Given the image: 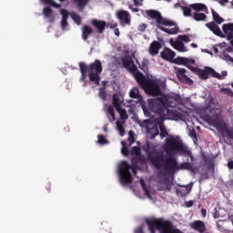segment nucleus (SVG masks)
Instances as JSON below:
<instances>
[{"instance_id": "nucleus-56", "label": "nucleus", "mask_w": 233, "mask_h": 233, "mask_svg": "<svg viewBox=\"0 0 233 233\" xmlns=\"http://www.w3.org/2000/svg\"><path fill=\"white\" fill-rule=\"evenodd\" d=\"M135 6H143V1L141 0H133Z\"/></svg>"}, {"instance_id": "nucleus-54", "label": "nucleus", "mask_w": 233, "mask_h": 233, "mask_svg": "<svg viewBox=\"0 0 233 233\" xmlns=\"http://www.w3.org/2000/svg\"><path fill=\"white\" fill-rule=\"evenodd\" d=\"M147 30V24H141L138 26V32H145Z\"/></svg>"}, {"instance_id": "nucleus-29", "label": "nucleus", "mask_w": 233, "mask_h": 233, "mask_svg": "<svg viewBox=\"0 0 233 233\" xmlns=\"http://www.w3.org/2000/svg\"><path fill=\"white\" fill-rule=\"evenodd\" d=\"M129 96L132 97V99H141V94H139V89L137 87H133L129 91Z\"/></svg>"}, {"instance_id": "nucleus-58", "label": "nucleus", "mask_w": 233, "mask_h": 233, "mask_svg": "<svg viewBox=\"0 0 233 233\" xmlns=\"http://www.w3.org/2000/svg\"><path fill=\"white\" fill-rule=\"evenodd\" d=\"M142 108L145 116H147V117H150V111H148V109L145 106H142Z\"/></svg>"}, {"instance_id": "nucleus-14", "label": "nucleus", "mask_w": 233, "mask_h": 233, "mask_svg": "<svg viewBox=\"0 0 233 233\" xmlns=\"http://www.w3.org/2000/svg\"><path fill=\"white\" fill-rule=\"evenodd\" d=\"M91 25L97 30L98 34H103L106 28V22L105 20L93 19Z\"/></svg>"}, {"instance_id": "nucleus-10", "label": "nucleus", "mask_w": 233, "mask_h": 233, "mask_svg": "<svg viewBox=\"0 0 233 233\" xmlns=\"http://www.w3.org/2000/svg\"><path fill=\"white\" fill-rule=\"evenodd\" d=\"M175 74L178 81L181 83H185L186 85H192L194 81L187 76V69L175 67Z\"/></svg>"}, {"instance_id": "nucleus-31", "label": "nucleus", "mask_w": 233, "mask_h": 233, "mask_svg": "<svg viewBox=\"0 0 233 233\" xmlns=\"http://www.w3.org/2000/svg\"><path fill=\"white\" fill-rule=\"evenodd\" d=\"M192 17L195 21H205L207 19V15L204 13H198V12H195L192 15Z\"/></svg>"}, {"instance_id": "nucleus-15", "label": "nucleus", "mask_w": 233, "mask_h": 233, "mask_svg": "<svg viewBox=\"0 0 233 233\" xmlns=\"http://www.w3.org/2000/svg\"><path fill=\"white\" fill-rule=\"evenodd\" d=\"M222 137H227V139L233 140V128H229L227 123H223V127H220L218 131Z\"/></svg>"}, {"instance_id": "nucleus-57", "label": "nucleus", "mask_w": 233, "mask_h": 233, "mask_svg": "<svg viewBox=\"0 0 233 233\" xmlns=\"http://www.w3.org/2000/svg\"><path fill=\"white\" fill-rule=\"evenodd\" d=\"M138 68H140V70H143V72H147V65L145 64V62L139 64Z\"/></svg>"}, {"instance_id": "nucleus-47", "label": "nucleus", "mask_w": 233, "mask_h": 233, "mask_svg": "<svg viewBox=\"0 0 233 233\" xmlns=\"http://www.w3.org/2000/svg\"><path fill=\"white\" fill-rule=\"evenodd\" d=\"M178 39L179 41L183 42L184 43H190V36L187 35H178Z\"/></svg>"}, {"instance_id": "nucleus-45", "label": "nucleus", "mask_w": 233, "mask_h": 233, "mask_svg": "<svg viewBox=\"0 0 233 233\" xmlns=\"http://www.w3.org/2000/svg\"><path fill=\"white\" fill-rule=\"evenodd\" d=\"M99 145H106L108 143V140H106V137H105L104 135H98L97 136Z\"/></svg>"}, {"instance_id": "nucleus-30", "label": "nucleus", "mask_w": 233, "mask_h": 233, "mask_svg": "<svg viewBox=\"0 0 233 233\" xmlns=\"http://www.w3.org/2000/svg\"><path fill=\"white\" fill-rule=\"evenodd\" d=\"M190 8L199 13L207 10V5L205 4H193L190 5Z\"/></svg>"}, {"instance_id": "nucleus-23", "label": "nucleus", "mask_w": 233, "mask_h": 233, "mask_svg": "<svg viewBox=\"0 0 233 233\" xmlns=\"http://www.w3.org/2000/svg\"><path fill=\"white\" fill-rule=\"evenodd\" d=\"M174 63L176 65H184V66H187V68H190V63H194V60H190L188 58H185L183 56H177Z\"/></svg>"}, {"instance_id": "nucleus-18", "label": "nucleus", "mask_w": 233, "mask_h": 233, "mask_svg": "<svg viewBox=\"0 0 233 233\" xmlns=\"http://www.w3.org/2000/svg\"><path fill=\"white\" fill-rule=\"evenodd\" d=\"M222 30L228 41H233V23L223 25Z\"/></svg>"}, {"instance_id": "nucleus-26", "label": "nucleus", "mask_w": 233, "mask_h": 233, "mask_svg": "<svg viewBox=\"0 0 233 233\" xmlns=\"http://www.w3.org/2000/svg\"><path fill=\"white\" fill-rule=\"evenodd\" d=\"M190 190H192V187H182L176 189L177 196H179L180 198H185V196H187V194H190Z\"/></svg>"}, {"instance_id": "nucleus-32", "label": "nucleus", "mask_w": 233, "mask_h": 233, "mask_svg": "<svg viewBox=\"0 0 233 233\" xmlns=\"http://www.w3.org/2000/svg\"><path fill=\"white\" fill-rule=\"evenodd\" d=\"M90 0H74V3L76 5V6L79 8V10L83 11V8H85Z\"/></svg>"}, {"instance_id": "nucleus-28", "label": "nucleus", "mask_w": 233, "mask_h": 233, "mask_svg": "<svg viewBox=\"0 0 233 233\" xmlns=\"http://www.w3.org/2000/svg\"><path fill=\"white\" fill-rule=\"evenodd\" d=\"M159 30H161L162 32H165L166 34H169L170 35H174L176 34L179 33V27L176 26L173 27L171 29H168L167 27H163V26H158Z\"/></svg>"}, {"instance_id": "nucleus-1", "label": "nucleus", "mask_w": 233, "mask_h": 233, "mask_svg": "<svg viewBox=\"0 0 233 233\" xmlns=\"http://www.w3.org/2000/svg\"><path fill=\"white\" fill-rule=\"evenodd\" d=\"M143 150L147 154V161H150L163 176H174L178 170H192V164L184 162L179 165L176 157L170 155L165 156L164 151L157 149L148 141L143 146Z\"/></svg>"}, {"instance_id": "nucleus-8", "label": "nucleus", "mask_w": 233, "mask_h": 233, "mask_svg": "<svg viewBox=\"0 0 233 233\" xmlns=\"http://www.w3.org/2000/svg\"><path fill=\"white\" fill-rule=\"evenodd\" d=\"M191 70L193 72H196L200 79H208L210 76L211 77H215L216 79H221V75L216 72V70H214V68L212 67H205V69L191 67Z\"/></svg>"}, {"instance_id": "nucleus-63", "label": "nucleus", "mask_w": 233, "mask_h": 233, "mask_svg": "<svg viewBox=\"0 0 233 233\" xmlns=\"http://www.w3.org/2000/svg\"><path fill=\"white\" fill-rule=\"evenodd\" d=\"M218 3H219V5H222V6H225V5H227V3H228V0H219Z\"/></svg>"}, {"instance_id": "nucleus-25", "label": "nucleus", "mask_w": 233, "mask_h": 233, "mask_svg": "<svg viewBox=\"0 0 233 233\" xmlns=\"http://www.w3.org/2000/svg\"><path fill=\"white\" fill-rule=\"evenodd\" d=\"M162 185H164V186L158 187V190H167V192H170V190H172V186L174 184H172V182H170V177H166L164 178V180L162 181Z\"/></svg>"}, {"instance_id": "nucleus-44", "label": "nucleus", "mask_w": 233, "mask_h": 233, "mask_svg": "<svg viewBox=\"0 0 233 233\" xmlns=\"http://www.w3.org/2000/svg\"><path fill=\"white\" fill-rule=\"evenodd\" d=\"M116 127L119 131L120 136H125V127H123V124H121V122H119L118 120L116 121Z\"/></svg>"}, {"instance_id": "nucleus-2", "label": "nucleus", "mask_w": 233, "mask_h": 233, "mask_svg": "<svg viewBox=\"0 0 233 233\" xmlns=\"http://www.w3.org/2000/svg\"><path fill=\"white\" fill-rule=\"evenodd\" d=\"M183 103V98L179 95H167L164 97H157L147 100L148 110L157 114V116H165L167 108H176Z\"/></svg>"}, {"instance_id": "nucleus-6", "label": "nucleus", "mask_w": 233, "mask_h": 233, "mask_svg": "<svg viewBox=\"0 0 233 233\" xmlns=\"http://www.w3.org/2000/svg\"><path fill=\"white\" fill-rule=\"evenodd\" d=\"M122 64L123 66L134 76L138 85H145V75L139 72V69H137V66H136V64H134V60L132 59V57L127 56L122 58Z\"/></svg>"}, {"instance_id": "nucleus-3", "label": "nucleus", "mask_w": 233, "mask_h": 233, "mask_svg": "<svg viewBox=\"0 0 233 233\" xmlns=\"http://www.w3.org/2000/svg\"><path fill=\"white\" fill-rule=\"evenodd\" d=\"M131 162V166L127 162V160L121 161L118 165V176L121 185H130V183L134 181L130 170H132L134 176L137 175V169L139 168L137 157H133Z\"/></svg>"}, {"instance_id": "nucleus-48", "label": "nucleus", "mask_w": 233, "mask_h": 233, "mask_svg": "<svg viewBox=\"0 0 233 233\" xmlns=\"http://www.w3.org/2000/svg\"><path fill=\"white\" fill-rule=\"evenodd\" d=\"M60 14L62 20L68 21V11L66 9H61Z\"/></svg>"}, {"instance_id": "nucleus-40", "label": "nucleus", "mask_w": 233, "mask_h": 233, "mask_svg": "<svg viewBox=\"0 0 233 233\" xmlns=\"http://www.w3.org/2000/svg\"><path fill=\"white\" fill-rule=\"evenodd\" d=\"M181 9L183 10V15L185 17H192V9L188 6H182Z\"/></svg>"}, {"instance_id": "nucleus-22", "label": "nucleus", "mask_w": 233, "mask_h": 233, "mask_svg": "<svg viewBox=\"0 0 233 233\" xmlns=\"http://www.w3.org/2000/svg\"><path fill=\"white\" fill-rule=\"evenodd\" d=\"M146 14L151 19H155L157 24L161 21V17H162L161 13L156 10H152V9L146 10Z\"/></svg>"}, {"instance_id": "nucleus-9", "label": "nucleus", "mask_w": 233, "mask_h": 233, "mask_svg": "<svg viewBox=\"0 0 233 233\" xmlns=\"http://www.w3.org/2000/svg\"><path fill=\"white\" fill-rule=\"evenodd\" d=\"M162 119H183V113L177 109L166 107L165 115H158Z\"/></svg>"}, {"instance_id": "nucleus-11", "label": "nucleus", "mask_w": 233, "mask_h": 233, "mask_svg": "<svg viewBox=\"0 0 233 233\" xmlns=\"http://www.w3.org/2000/svg\"><path fill=\"white\" fill-rule=\"evenodd\" d=\"M205 121L208 122L210 127H215L217 130L219 132L221 130V127H223V123H221V118H219V116L215 115L213 116H206Z\"/></svg>"}, {"instance_id": "nucleus-41", "label": "nucleus", "mask_w": 233, "mask_h": 233, "mask_svg": "<svg viewBox=\"0 0 233 233\" xmlns=\"http://www.w3.org/2000/svg\"><path fill=\"white\" fill-rule=\"evenodd\" d=\"M71 19L76 24V25H81V15H77L76 13H72L71 14Z\"/></svg>"}, {"instance_id": "nucleus-42", "label": "nucleus", "mask_w": 233, "mask_h": 233, "mask_svg": "<svg viewBox=\"0 0 233 233\" xmlns=\"http://www.w3.org/2000/svg\"><path fill=\"white\" fill-rule=\"evenodd\" d=\"M121 145H122V148H121L122 155L125 157L128 156L129 152H128V147H127V142L122 141Z\"/></svg>"}, {"instance_id": "nucleus-21", "label": "nucleus", "mask_w": 233, "mask_h": 233, "mask_svg": "<svg viewBox=\"0 0 233 233\" xmlns=\"http://www.w3.org/2000/svg\"><path fill=\"white\" fill-rule=\"evenodd\" d=\"M206 26L215 34V35H218V37H223V32H221V29L219 28V25H216L214 22H209L206 24Z\"/></svg>"}, {"instance_id": "nucleus-33", "label": "nucleus", "mask_w": 233, "mask_h": 233, "mask_svg": "<svg viewBox=\"0 0 233 233\" xmlns=\"http://www.w3.org/2000/svg\"><path fill=\"white\" fill-rule=\"evenodd\" d=\"M158 25H164V26H176V22L161 16V20L158 22Z\"/></svg>"}, {"instance_id": "nucleus-5", "label": "nucleus", "mask_w": 233, "mask_h": 233, "mask_svg": "<svg viewBox=\"0 0 233 233\" xmlns=\"http://www.w3.org/2000/svg\"><path fill=\"white\" fill-rule=\"evenodd\" d=\"M164 150H166L167 154H174L178 152V154H182L183 156H189L191 159H194L192 152L188 150V147L183 146V142L178 141L176 138H167Z\"/></svg>"}, {"instance_id": "nucleus-7", "label": "nucleus", "mask_w": 233, "mask_h": 233, "mask_svg": "<svg viewBox=\"0 0 233 233\" xmlns=\"http://www.w3.org/2000/svg\"><path fill=\"white\" fill-rule=\"evenodd\" d=\"M142 88H145L147 94L149 96H153V97H157V96H161V86L154 80L147 81V77L145 76L144 84H139Z\"/></svg>"}, {"instance_id": "nucleus-38", "label": "nucleus", "mask_w": 233, "mask_h": 233, "mask_svg": "<svg viewBox=\"0 0 233 233\" xmlns=\"http://www.w3.org/2000/svg\"><path fill=\"white\" fill-rule=\"evenodd\" d=\"M116 112H118V114L120 115V117L124 119V121L128 119V114H127V110L124 109L123 107H118L116 109Z\"/></svg>"}, {"instance_id": "nucleus-35", "label": "nucleus", "mask_w": 233, "mask_h": 233, "mask_svg": "<svg viewBox=\"0 0 233 233\" xmlns=\"http://www.w3.org/2000/svg\"><path fill=\"white\" fill-rule=\"evenodd\" d=\"M113 106H115L116 110H117V108H121V100L117 94L113 95Z\"/></svg>"}, {"instance_id": "nucleus-4", "label": "nucleus", "mask_w": 233, "mask_h": 233, "mask_svg": "<svg viewBox=\"0 0 233 233\" xmlns=\"http://www.w3.org/2000/svg\"><path fill=\"white\" fill-rule=\"evenodd\" d=\"M79 68L82 75V79H86V76L88 74V77L92 83L98 86L101 82V77L99 74L103 72V65L100 60H95V62L89 64L88 66L84 62L79 63Z\"/></svg>"}, {"instance_id": "nucleus-49", "label": "nucleus", "mask_w": 233, "mask_h": 233, "mask_svg": "<svg viewBox=\"0 0 233 233\" xmlns=\"http://www.w3.org/2000/svg\"><path fill=\"white\" fill-rule=\"evenodd\" d=\"M42 3H44L45 5H50L51 6H56L57 8V4H56V2H54V0H40Z\"/></svg>"}, {"instance_id": "nucleus-24", "label": "nucleus", "mask_w": 233, "mask_h": 233, "mask_svg": "<svg viewBox=\"0 0 233 233\" xmlns=\"http://www.w3.org/2000/svg\"><path fill=\"white\" fill-rule=\"evenodd\" d=\"M92 34H94V29H92V27H90V25H84L82 27V39L84 41H87L88 37H90V35H92Z\"/></svg>"}, {"instance_id": "nucleus-60", "label": "nucleus", "mask_w": 233, "mask_h": 233, "mask_svg": "<svg viewBox=\"0 0 233 233\" xmlns=\"http://www.w3.org/2000/svg\"><path fill=\"white\" fill-rule=\"evenodd\" d=\"M135 233H145L143 231V226H140L139 228H137L136 230H135Z\"/></svg>"}, {"instance_id": "nucleus-12", "label": "nucleus", "mask_w": 233, "mask_h": 233, "mask_svg": "<svg viewBox=\"0 0 233 233\" xmlns=\"http://www.w3.org/2000/svg\"><path fill=\"white\" fill-rule=\"evenodd\" d=\"M163 47V45L160 44L159 41H153L148 47V54L152 56V57H156L157 54H159V50Z\"/></svg>"}, {"instance_id": "nucleus-52", "label": "nucleus", "mask_w": 233, "mask_h": 233, "mask_svg": "<svg viewBox=\"0 0 233 233\" xmlns=\"http://www.w3.org/2000/svg\"><path fill=\"white\" fill-rule=\"evenodd\" d=\"M66 26H68V20H61V28H62V30H66Z\"/></svg>"}, {"instance_id": "nucleus-20", "label": "nucleus", "mask_w": 233, "mask_h": 233, "mask_svg": "<svg viewBox=\"0 0 233 233\" xmlns=\"http://www.w3.org/2000/svg\"><path fill=\"white\" fill-rule=\"evenodd\" d=\"M169 43L171 46L175 48V50H177L178 52H187V47L185 46V44L181 42V40L174 41V39L171 38Z\"/></svg>"}, {"instance_id": "nucleus-59", "label": "nucleus", "mask_w": 233, "mask_h": 233, "mask_svg": "<svg viewBox=\"0 0 233 233\" xmlns=\"http://www.w3.org/2000/svg\"><path fill=\"white\" fill-rule=\"evenodd\" d=\"M228 168H229V170H233V160H229L228 162Z\"/></svg>"}, {"instance_id": "nucleus-34", "label": "nucleus", "mask_w": 233, "mask_h": 233, "mask_svg": "<svg viewBox=\"0 0 233 233\" xmlns=\"http://www.w3.org/2000/svg\"><path fill=\"white\" fill-rule=\"evenodd\" d=\"M140 185L142 187V190L145 192V195L147 198H149L151 199L152 196L150 195V189L147 187V184L145 183V180L143 178L140 179Z\"/></svg>"}, {"instance_id": "nucleus-37", "label": "nucleus", "mask_w": 233, "mask_h": 233, "mask_svg": "<svg viewBox=\"0 0 233 233\" xmlns=\"http://www.w3.org/2000/svg\"><path fill=\"white\" fill-rule=\"evenodd\" d=\"M212 15H213V19L214 21L218 24V25H221V23L225 22V19H223L221 16H219V14H218L216 11L212 10Z\"/></svg>"}, {"instance_id": "nucleus-39", "label": "nucleus", "mask_w": 233, "mask_h": 233, "mask_svg": "<svg viewBox=\"0 0 233 233\" xmlns=\"http://www.w3.org/2000/svg\"><path fill=\"white\" fill-rule=\"evenodd\" d=\"M159 128L161 139L167 137V136H168V131H167V128L165 127V126H163V123H159Z\"/></svg>"}, {"instance_id": "nucleus-62", "label": "nucleus", "mask_w": 233, "mask_h": 233, "mask_svg": "<svg viewBox=\"0 0 233 233\" xmlns=\"http://www.w3.org/2000/svg\"><path fill=\"white\" fill-rule=\"evenodd\" d=\"M201 215H202V218H207V209L202 208L201 209Z\"/></svg>"}, {"instance_id": "nucleus-61", "label": "nucleus", "mask_w": 233, "mask_h": 233, "mask_svg": "<svg viewBox=\"0 0 233 233\" xmlns=\"http://www.w3.org/2000/svg\"><path fill=\"white\" fill-rule=\"evenodd\" d=\"M190 136H191V137H194V139H198V135H196V131L195 130L190 132Z\"/></svg>"}, {"instance_id": "nucleus-53", "label": "nucleus", "mask_w": 233, "mask_h": 233, "mask_svg": "<svg viewBox=\"0 0 233 233\" xmlns=\"http://www.w3.org/2000/svg\"><path fill=\"white\" fill-rule=\"evenodd\" d=\"M106 26H107V28H111V30H114L117 28V23H115V24L107 23Z\"/></svg>"}, {"instance_id": "nucleus-16", "label": "nucleus", "mask_w": 233, "mask_h": 233, "mask_svg": "<svg viewBox=\"0 0 233 233\" xmlns=\"http://www.w3.org/2000/svg\"><path fill=\"white\" fill-rule=\"evenodd\" d=\"M160 56L162 59H165V61H172L176 57V52L172 51L168 47H165L160 53Z\"/></svg>"}, {"instance_id": "nucleus-43", "label": "nucleus", "mask_w": 233, "mask_h": 233, "mask_svg": "<svg viewBox=\"0 0 233 233\" xmlns=\"http://www.w3.org/2000/svg\"><path fill=\"white\" fill-rule=\"evenodd\" d=\"M108 114L111 116L112 118L109 119V121H116V111L114 110V107L112 106H109L107 108Z\"/></svg>"}, {"instance_id": "nucleus-36", "label": "nucleus", "mask_w": 233, "mask_h": 233, "mask_svg": "<svg viewBox=\"0 0 233 233\" xmlns=\"http://www.w3.org/2000/svg\"><path fill=\"white\" fill-rule=\"evenodd\" d=\"M98 96L102 101H106V86H103L98 89Z\"/></svg>"}, {"instance_id": "nucleus-19", "label": "nucleus", "mask_w": 233, "mask_h": 233, "mask_svg": "<svg viewBox=\"0 0 233 233\" xmlns=\"http://www.w3.org/2000/svg\"><path fill=\"white\" fill-rule=\"evenodd\" d=\"M144 123L147 127V134L151 135V139H155L156 136H159V128L157 127V125H155L152 127H148L150 120H145Z\"/></svg>"}, {"instance_id": "nucleus-51", "label": "nucleus", "mask_w": 233, "mask_h": 233, "mask_svg": "<svg viewBox=\"0 0 233 233\" xmlns=\"http://www.w3.org/2000/svg\"><path fill=\"white\" fill-rule=\"evenodd\" d=\"M128 141H129L130 145H132V143L136 142V138L134 137V132H132V131H129Z\"/></svg>"}, {"instance_id": "nucleus-13", "label": "nucleus", "mask_w": 233, "mask_h": 233, "mask_svg": "<svg viewBox=\"0 0 233 233\" xmlns=\"http://www.w3.org/2000/svg\"><path fill=\"white\" fill-rule=\"evenodd\" d=\"M117 19H119L121 25H130V13L127 11H118L116 13Z\"/></svg>"}, {"instance_id": "nucleus-27", "label": "nucleus", "mask_w": 233, "mask_h": 233, "mask_svg": "<svg viewBox=\"0 0 233 233\" xmlns=\"http://www.w3.org/2000/svg\"><path fill=\"white\" fill-rule=\"evenodd\" d=\"M133 156H137V162L145 163V157L141 156V148L139 147H134L131 150Z\"/></svg>"}, {"instance_id": "nucleus-50", "label": "nucleus", "mask_w": 233, "mask_h": 233, "mask_svg": "<svg viewBox=\"0 0 233 233\" xmlns=\"http://www.w3.org/2000/svg\"><path fill=\"white\" fill-rule=\"evenodd\" d=\"M224 94H226V96H228L229 97H233V91L230 88H224L223 89Z\"/></svg>"}, {"instance_id": "nucleus-17", "label": "nucleus", "mask_w": 233, "mask_h": 233, "mask_svg": "<svg viewBox=\"0 0 233 233\" xmlns=\"http://www.w3.org/2000/svg\"><path fill=\"white\" fill-rule=\"evenodd\" d=\"M190 227L193 228V230H197L199 233L207 232V226H205V222L201 220H195L190 224Z\"/></svg>"}, {"instance_id": "nucleus-55", "label": "nucleus", "mask_w": 233, "mask_h": 233, "mask_svg": "<svg viewBox=\"0 0 233 233\" xmlns=\"http://www.w3.org/2000/svg\"><path fill=\"white\" fill-rule=\"evenodd\" d=\"M213 218H214L215 219H218V218H219V211L218 210L217 208H214Z\"/></svg>"}, {"instance_id": "nucleus-46", "label": "nucleus", "mask_w": 233, "mask_h": 233, "mask_svg": "<svg viewBox=\"0 0 233 233\" xmlns=\"http://www.w3.org/2000/svg\"><path fill=\"white\" fill-rule=\"evenodd\" d=\"M43 14L45 15V17H52V8L50 7H45L43 10Z\"/></svg>"}, {"instance_id": "nucleus-64", "label": "nucleus", "mask_w": 233, "mask_h": 233, "mask_svg": "<svg viewBox=\"0 0 233 233\" xmlns=\"http://www.w3.org/2000/svg\"><path fill=\"white\" fill-rule=\"evenodd\" d=\"M114 32H115V35H116V37H119V35H120L119 29H118V28H116V29L114 30Z\"/></svg>"}]
</instances>
